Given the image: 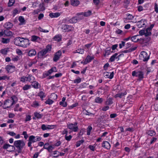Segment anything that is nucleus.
<instances>
[{
	"label": "nucleus",
	"instance_id": "obj_1",
	"mask_svg": "<svg viewBox=\"0 0 158 158\" xmlns=\"http://www.w3.org/2000/svg\"><path fill=\"white\" fill-rule=\"evenodd\" d=\"M132 76L138 77L137 80L139 81H142L144 78V73L141 71H133L132 72Z\"/></svg>",
	"mask_w": 158,
	"mask_h": 158
},
{
	"label": "nucleus",
	"instance_id": "obj_2",
	"mask_svg": "<svg viewBox=\"0 0 158 158\" xmlns=\"http://www.w3.org/2000/svg\"><path fill=\"white\" fill-rule=\"evenodd\" d=\"M25 143L23 140H19L15 141L14 146L19 150V152H21L22 149L25 146Z\"/></svg>",
	"mask_w": 158,
	"mask_h": 158
},
{
	"label": "nucleus",
	"instance_id": "obj_3",
	"mask_svg": "<svg viewBox=\"0 0 158 158\" xmlns=\"http://www.w3.org/2000/svg\"><path fill=\"white\" fill-rule=\"evenodd\" d=\"M34 80H35V78L31 74H28L25 76H23L20 78V81L23 83L27 81L31 82Z\"/></svg>",
	"mask_w": 158,
	"mask_h": 158
},
{
	"label": "nucleus",
	"instance_id": "obj_4",
	"mask_svg": "<svg viewBox=\"0 0 158 158\" xmlns=\"http://www.w3.org/2000/svg\"><path fill=\"white\" fill-rule=\"evenodd\" d=\"M52 48L51 45L50 44H48L46 46L45 48L39 52L38 53V54L40 56H45L47 53L50 52Z\"/></svg>",
	"mask_w": 158,
	"mask_h": 158
},
{
	"label": "nucleus",
	"instance_id": "obj_5",
	"mask_svg": "<svg viewBox=\"0 0 158 158\" xmlns=\"http://www.w3.org/2000/svg\"><path fill=\"white\" fill-rule=\"evenodd\" d=\"M140 59L143 62H147L150 58V55L144 51H142L139 55Z\"/></svg>",
	"mask_w": 158,
	"mask_h": 158
},
{
	"label": "nucleus",
	"instance_id": "obj_6",
	"mask_svg": "<svg viewBox=\"0 0 158 158\" xmlns=\"http://www.w3.org/2000/svg\"><path fill=\"white\" fill-rule=\"evenodd\" d=\"M61 29L64 32H69L73 30V27L67 24H63L61 26Z\"/></svg>",
	"mask_w": 158,
	"mask_h": 158
},
{
	"label": "nucleus",
	"instance_id": "obj_7",
	"mask_svg": "<svg viewBox=\"0 0 158 158\" xmlns=\"http://www.w3.org/2000/svg\"><path fill=\"white\" fill-rule=\"evenodd\" d=\"M68 127L72 131L76 132L78 130L77 123H75L74 124L70 123L68 124Z\"/></svg>",
	"mask_w": 158,
	"mask_h": 158
},
{
	"label": "nucleus",
	"instance_id": "obj_8",
	"mask_svg": "<svg viewBox=\"0 0 158 158\" xmlns=\"http://www.w3.org/2000/svg\"><path fill=\"white\" fill-rule=\"evenodd\" d=\"M62 55V52L61 51L59 50L56 52L53 57V60L54 61L56 62L58 61L60 59V56Z\"/></svg>",
	"mask_w": 158,
	"mask_h": 158
},
{
	"label": "nucleus",
	"instance_id": "obj_9",
	"mask_svg": "<svg viewBox=\"0 0 158 158\" xmlns=\"http://www.w3.org/2000/svg\"><path fill=\"white\" fill-rule=\"evenodd\" d=\"M79 17H74L69 20H68V18H66V20L68 22L67 23H76L78 20L82 19V17L80 19H79Z\"/></svg>",
	"mask_w": 158,
	"mask_h": 158
},
{
	"label": "nucleus",
	"instance_id": "obj_10",
	"mask_svg": "<svg viewBox=\"0 0 158 158\" xmlns=\"http://www.w3.org/2000/svg\"><path fill=\"white\" fill-rule=\"evenodd\" d=\"M21 47L23 48H26L30 44L29 40L26 38H22Z\"/></svg>",
	"mask_w": 158,
	"mask_h": 158
},
{
	"label": "nucleus",
	"instance_id": "obj_11",
	"mask_svg": "<svg viewBox=\"0 0 158 158\" xmlns=\"http://www.w3.org/2000/svg\"><path fill=\"white\" fill-rule=\"evenodd\" d=\"M147 20L145 19H142L140 20L137 22V26L139 28H141L145 26Z\"/></svg>",
	"mask_w": 158,
	"mask_h": 158
},
{
	"label": "nucleus",
	"instance_id": "obj_12",
	"mask_svg": "<svg viewBox=\"0 0 158 158\" xmlns=\"http://www.w3.org/2000/svg\"><path fill=\"white\" fill-rule=\"evenodd\" d=\"M14 99H6L5 102V105L8 108L11 106L15 103Z\"/></svg>",
	"mask_w": 158,
	"mask_h": 158
},
{
	"label": "nucleus",
	"instance_id": "obj_13",
	"mask_svg": "<svg viewBox=\"0 0 158 158\" xmlns=\"http://www.w3.org/2000/svg\"><path fill=\"white\" fill-rule=\"evenodd\" d=\"M22 38L19 37L15 38L14 40V44L17 46L21 47Z\"/></svg>",
	"mask_w": 158,
	"mask_h": 158
},
{
	"label": "nucleus",
	"instance_id": "obj_14",
	"mask_svg": "<svg viewBox=\"0 0 158 158\" xmlns=\"http://www.w3.org/2000/svg\"><path fill=\"white\" fill-rule=\"evenodd\" d=\"M15 67L12 65H8L6 68L5 69L8 73H12L14 72L15 70Z\"/></svg>",
	"mask_w": 158,
	"mask_h": 158
},
{
	"label": "nucleus",
	"instance_id": "obj_15",
	"mask_svg": "<svg viewBox=\"0 0 158 158\" xmlns=\"http://www.w3.org/2000/svg\"><path fill=\"white\" fill-rule=\"evenodd\" d=\"M31 85L35 89H38L40 87V85L37 81H36L35 80L31 81Z\"/></svg>",
	"mask_w": 158,
	"mask_h": 158
},
{
	"label": "nucleus",
	"instance_id": "obj_16",
	"mask_svg": "<svg viewBox=\"0 0 158 158\" xmlns=\"http://www.w3.org/2000/svg\"><path fill=\"white\" fill-rule=\"evenodd\" d=\"M54 125H46L45 124H43L41 126V129L44 131L48 129H52L54 128Z\"/></svg>",
	"mask_w": 158,
	"mask_h": 158
},
{
	"label": "nucleus",
	"instance_id": "obj_17",
	"mask_svg": "<svg viewBox=\"0 0 158 158\" xmlns=\"http://www.w3.org/2000/svg\"><path fill=\"white\" fill-rule=\"evenodd\" d=\"M104 75V76L106 78H108L110 79H112L113 78L114 76V72H112L109 75V73L108 72H105L103 73Z\"/></svg>",
	"mask_w": 158,
	"mask_h": 158
},
{
	"label": "nucleus",
	"instance_id": "obj_18",
	"mask_svg": "<svg viewBox=\"0 0 158 158\" xmlns=\"http://www.w3.org/2000/svg\"><path fill=\"white\" fill-rule=\"evenodd\" d=\"M49 144L48 143H46L44 145L43 148L45 149H46L48 150L49 152H51L52 150L54 148V147L52 145H50L48 147H46V145H49Z\"/></svg>",
	"mask_w": 158,
	"mask_h": 158
},
{
	"label": "nucleus",
	"instance_id": "obj_19",
	"mask_svg": "<svg viewBox=\"0 0 158 158\" xmlns=\"http://www.w3.org/2000/svg\"><path fill=\"white\" fill-rule=\"evenodd\" d=\"M102 147L107 149H109L110 148V143L107 141H103L102 143Z\"/></svg>",
	"mask_w": 158,
	"mask_h": 158
},
{
	"label": "nucleus",
	"instance_id": "obj_20",
	"mask_svg": "<svg viewBox=\"0 0 158 158\" xmlns=\"http://www.w3.org/2000/svg\"><path fill=\"white\" fill-rule=\"evenodd\" d=\"M109 115L107 114H105V115H102L98 119V121L99 122L106 121Z\"/></svg>",
	"mask_w": 158,
	"mask_h": 158
},
{
	"label": "nucleus",
	"instance_id": "obj_21",
	"mask_svg": "<svg viewBox=\"0 0 158 158\" xmlns=\"http://www.w3.org/2000/svg\"><path fill=\"white\" fill-rule=\"evenodd\" d=\"M94 58V57L93 56H91L89 55H87L85 59V60L87 63H88L90 62L92 60H93Z\"/></svg>",
	"mask_w": 158,
	"mask_h": 158
},
{
	"label": "nucleus",
	"instance_id": "obj_22",
	"mask_svg": "<svg viewBox=\"0 0 158 158\" xmlns=\"http://www.w3.org/2000/svg\"><path fill=\"white\" fill-rule=\"evenodd\" d=\"M36 52L35 49H32L30 50L28 53V55L30 56H33L36 55Z\"/></svg>",
	"mask_w": 158,
	"mask_h": 158
},
{
	"label": "nucleus",
	"instance_id": "obj_23",
	"mask_svg": "<svg viewBox=\"0 0 158 158\" xmlns=\"http://www.w3.org/2000/svg\"><path fill=\"white\" fill-rule=\"evenodd\" d=\"M71 4L73 6H77L80 3L79 1L78 0H70Z\"/></svg>",
	"mask_w": 158,
	"mask_h": 158
},
{
	"label": "nucleus",
	"instance_id": "obj_24",
	"mask_svg": "<svg viewBox=\"0 0 158 158\" xmlns=\"http://www.w3.org/2000/svg\"><path fill=\"white\" fill-rule=\"evenodd\" d=\"M54 40L57 42H60L62 40V36L60 35H57L54 36L53 38Z\"/></svg>",
	"mask_w": 158,
	"mask_h": 158
},
{
	"label": "nucleus",
	"instance_id": "obj_25",
	"mask_svg": "<svg viewBox=\"0 0 158 158\" xmlns=\"http://www.w3.org/2000/svg\"><path fill=\"white\" fill-rule=\"evenodd\" d=\"M127 93L126 91H124L123 92H121L120 93H118L116 94L114 96V97L115 98H122L123 96H124L126 95L127 94Z\"/></svg>",
	"mask_w": 158,
	"mask_h": 158
},
{
	"label": "nucleus",
	"instance_id": "obj_26",
	"mask_svg": "<svg viewBox=\"0 0 158 158\" xmlns=\"http://www.w3.org/2000/svg\"><path fill=\"white\" fill-rule=\"evenodd\" d=\"M60 15V14L59 12H56L54 13H51L49 15V16L51 18H57L59 17Z\"/></svg>",
	"mask_w": 158,
	"mask_h": 158
},
{
	"label": "nucleus",
	"instance_id": "obj_27",
	"mask_svg": "<svg viewBox=\"0 0 158 158\" xmlns=\"http://www.w3.org/2000/svg\"><path fill=\"white\" fill-rule=\"evenodd\" d=\"M40 39L39 36L33 35L31 36V40L34 42H38V40H40Z\"/></svg>",
	"mask_w": 158,
	"mask_h": 158
},
{
	"label": "nucleus",
	"instance_id": "obj_28",
	"mask_svg": "<svg viewBox=\"0 0 158 158\" xmlns=\"http://www.w3.org/2000/svg\"><path fill=\"white\" fill-rule=\"evenodd\" d=\"M13 25L11 23L8 22L5 23L4 25V27L6 28L9 29L13 27Z\"/></svg>",
	"mask_w": 158,
	"mask_h": 158
},
{
	"label": "nucleus",
	"instance_id": "obj_29",
	"mask_svg": "<svg viewBox=\"0 0 158 158\" xmlns=\"http://www.w3.org/2000/svg\"><path fill=\"white\" fill-rule=\"evenodd\" d=\"M150 39L149 38L148 40H147V39L146 38H140V39H139V41L138 42H139L140 44H143L147 43Z\"/></svg>",
	"mask_w": 158,
	"mask_h": 158
},
{
	"label": "nucleus",
	"instance_id": "obj_30",
	"mask_svg": "<svg viewBox=\"0 0 158 158\" xmlns=\"http://www.w3.org/2000/svg\"><path fill=\"white\" fill-rule=\"evenodd\" d=\"M4 37H5V36H10L12 35V32L8 30H5L4 31Z\"/></svg>",
	"mask_w": 158,
	"mask_h": 158
},
{
	"label": "nucleus",
	"instance_id": "obj_31",
	"mask_svg": "<svg viewBox=\"0 0 158 158\" xmlns=\"http://www.w3.org/2000/svg\"><path fill=\"white\" fill-rule=\"evenodd\" d=\"M118 55V53H115L112 56L109 60V61L110 62H114L115 60V59L116 58V57Z\"/></svg>",
	"mask_w": 158,
	"mask_h": 158
},
{
	"label": "nucleus",
	"instance_id": "obj_32",
	"mask_svg": "<svg viewBox=\"0 0 158 158\" xmlns=\"http://www.w3.org/2000/svg\"><path fill=\"white\" fill-rule=\"evenodd\" d=\"M1 42L4 44H7L10 41V39L9 38H2Z\"/></svg>",
	"mask_w": 158,
	"mask_h": 158
},
{
	"label": "nucleus",
	"instance_id": "obj_33",
	"mask_svg": "<svg viewBox=\"0 0 158 158\" xmlns=\"http://www.w3.org/2000/svg\"><path fill=\"white\" fill-rule=\"evenodd\" d=\"M138 35H135L133 36L131 38V40L134 42H137L139 41V39L137 38V37Z\"/></svg>",
	"mask_w": 158,
	"mask_h": 158
},
{
	"label": "nucleus",
	"instance_id": "obj_34",
	"mask_svg": "<svg viewBox=\"0 0 158 158\" xmlns=\"http://www.w3.org/2000/svg\"><path fill=\"white\" fill-rule=\"evenodd\" d=\"M146 133L147 134L150 136H153L156 134L155 131L152 130H148L147 131Z\"/></svg>",
	"mask_w": 158,
	"mask_h": 158
},
{
	"label": "nucleus",
	"instance_id": "obj_35",
	"mask_svg": "<svg viewBox=\"0 0 158 158\" xmlns=\"http://www.w3.org/2000/svg\"><path fill=\"white\" fill-rule=\"evenodd\" d=\"M146 74L148 75L150 73H152L154 71L153 68L152 67H148L146 68Z\"/></svg>",
	"mask_w": 158,
	"mask_h": 158
},
{
	"label": "nucleus",
	"instance_id": "obj_36",
	"mask_svg": "<svg viewBox=\"0 0 158 158\" xmlns=\"http://www.w3.org/2000/svg\"><path fill=\"white\" fill-rule=\"evenodd\" d=\"M111 52V49L110 48H107L105 50V53L104 54V56L105 57L106 55H109Z\"/></svg>",
	"mask_w": 158,
	"mask_h": 158
},
{
	"label": "nucleus",
	"instance_id": "obj_37",
	"mask_svg": "<svg viewBox=\"0 0 158 158\" xmlns=\"http://www.w3.org/2000/svg\"><path fill=\"white\" fill-rule=\"evenodd\" d=\"M19 21L22 24H24L25 22V20L23 16H20L19 17Z\"/></svg>",
	"mask_w": 158,
	"mask_h": 158
},
{
	"label": "nucleus",
	"instance_id": "obj_38",
	"mask_svg": "<svg viewBox=\"0 0 158 158\" xmlns=\"http://www.w3.org/2000/svg\"><path fill=\"white\" fill-rule=\"evenodd\" d=\"M126 15L127 17L125 19L126 20H131L134 18V16H133L129 13H127L126 14Z\"/></svg>",
	"mask_w": 158,
	"mask_h": 158
},
{
	"label": "nucleus",
	"instance_id": "obj_39",
	"mask_svg": "<svg viewBox=\"0 0 158 158\" xmlns=\"http://www.w3.org/2000/svg\"><path fill=\"white\" fill-rule=\"evenodd\" d=\"M28 141H30L32 143L35 142V136L32 135L30 136L29 138Z\"/></svg>",
	"mask_w": 158,
	"mask_h": 158
},
{
	"label": "nucleus",
	"instance_id": "obj_40",
	"mask_svg": "<svg viewBox=\"0 0 158 158\" xmlns=\"http://www.w3.org/2000/svg\"><path fill=\"white\" fill-rule=\"evenodd\" d=\"M38 96H39L41 99L45 97V93L42 91H40L38 94Z\"/></svg>",
	"mask_w": 158,
	"mask_h": 158
},
{
	"label": "nucleus",
	"instance_id": "obj_41",
	"mask_svg": "<svg viewBox=\"0 0 158 158\" xmlns=\"http://www.w3.org/2000/svg\"><path fill=\"white\" fill-rule=\"evenodd\" d=\"M40 105V104L37 101H35L33 102L31 106L33 107L36 108L38 107Z\"/></svg>",
	"mask_w": 158,
	"mask_h": 158
},
{
	"label": "nucleus",
	"instance_id": "obj_42",
	"mask_svg": "<svg viewBox=\"0 0 158 158\" xmlns=\"http://www.w3.org/2000/svg\"><path fill=\"white\" fill-rule=\"evenodd\" d=\"M92 15V11L90 10H88L87 11L84 12V16L87 17Z\"/></svg>",
	"mask_w": 158,
	"mask_h": 158
},
{
	"label": "nucleus",
	"instance_id": "obj_43",
	"mask_svg": "<svg viewBox=\"0 0 158 158\" xmlns=\"http://www.w3.org/2000/svg\"><path fill=\"white\" fill-rule=\"evenodd\" d=\"M84 51L83 49H78L75 51V53H77L83 54L84 53Z\"/></svg>",
	"mask_w": 158,
	"mask_h": 158
},
{
	"label": "nucleus",
	"instance_id": "obj_44",
	"mask_svg": "<svg viewBox=\"0 0 158 158\" xmlns=\"http://www.w3.org/2000/svg\"><path fill=\"white\" fill-rule=\"evenodd\" d=\"M34 116L38 119L41 118L42 117V115L40 114L39 113L35 112L34 113Z\"/></svg>",
	"mask_w": 158,
	"mask_h": 158
},
{
	"label": "nucleus",
	"instance_id": "obj_45",
	"mask_svg": "<svg viewBox=\"0 0 158 158\" xmlns=\"http://www.w3.org/2000/svg\"><path fill=\"white\" fill-rule=\"evenodd\" d=\"M15 2V0H9L8 3V6L9 7L12 6Z\"/></svg>",
	"mask_w": 158,
	"mask_h": 158
},
{
	"label": "nucleus",
	"instance_id": "obj_46",
	"mask_svg": "<svg viewBox=\"0 0 158 158\" xmlns=\"http://www.w3.org/2000/svg\"><path fill=\"white\" fill-rule=\"evenodd\" d=\"M65 99H62L61 102H60V104L63 107H66L67 106V104L66 102L65 101Z\"/></svg>",
	"mask_w": 158,
	"mask_h": 158
},
{
	"label": "nucleus",
	"instance_id": "obj_47",
	"mask_svg": "<svg viewBox=\"0 0 158 158\" xmlns=\"http://www.w3.org/2000/svg\"><path fill=\"white\" fill-rule=\"evenodd\" d=\"M145 31V36L150 35L152 34L151 31L149 30L147 28L146 29Z\"/></svg>",
	"mask_w": 158,
	"mask_h": 158
},
{
	"label": "nucleus",
	"instance_id": "obj_48",
	"mask_svg": "<svg viewBox=\"0 0 158 158\" xmlns=\"http://www.w3.org/2000/svg\"><path fill=\"white\" fill-rule=\"evenodd\" d=\"M10 79V77L7 75H4L1 77V80H8Z\"/></svg>",
	"mask_w": 158,
	"mask_h": 158
},
{
	"label": "nucleus",
	"instance_id": "obj_49",
	"mask_svg": "<svg viewBox=\"0 0 158 158\" xmlns=\"http://www.w3.org/2000/svg\"><path fill=\"white\" fill-rule=\"evenodd\" d=\"M57 96L55 93H53L51 94L50 96L49 99H57Z\"/></svg>",
	"mask_w": 158,
	"mask_h": 158
},
{
	"label": "nucleus",
	"instance_id": "obj_50",
	"mask_svg": "<svg viewBox=\"0 0 158 158\" xmlns=\"http://www.w3.org/2000/svg\"><path fill=\"white\" fill-rule=\"evenodd\" d=\"M84 142V140H79V141H77L76 142V146L77 147H78L80 146V145L83 143Z\"/></svg>",
	"mask_w": 158,
	"mask_h": 158
},
{
	"label": "nucleus",
	"instance_id": "obj_51",
	"mask_svg": "<svg viewBox=\"0 0 158 158\" xmlns=\"http://www.w3.org/2000/svg\"><path fill=\"white\" fill-rule=\"evenodd\" d=\"M78 78L76 79L75 80L73 81V83L75 84H78L80 83L81 81V79L79 77H78Z\"/></svg>",
	"mask_w": 158,
	"mask_h": 158
},
{
	"label": "nucleus",
	"instance_id": "obj_52",
	"mask_svg": "<svg viewBox=\"0 0 158 158\" xmlns=\"http://www.w3.org/2000/svg\"><path fill=\"white\" fill-rule=\"evenodd\" d=\"M31 87V85H26L23 87V89L24 90H26L30 89Z\"/></svg>",
	"mask_w": 158,
	"mask_h": 158
},
{
	"label": "nucleus",
	"instance_id": "obj_53",
	"mask_svg": "<svg viewBox=\"0 0 158 158\" xmlns=\"http://www.w3.org/2000/svg\"><path fill=\"white\" fill-rule=\"evenodd\" d=\"M7 52V50L6 48H4L1 50V53L4 55H6Z\"/></svg>",
	"mask_w": 158,
	"mask_h": 158
},
{
	"label": "nucleus",
	"instance_id": "obj_54",
	"mask_svg": "<svg viewBox=\"0 0 158 158\" xmlns=\"http://www.w3.org/2000/svg\"><path fill=\"white\" fill-rule=\"evenodd\" d=\"M92 128L91 126H89L88 127L87 129V135H89L90 134V132L92 130Z\"/></svg>",
	"mask_w": 158,
	"mask_h": 158
},
{
	"label": "nucleus",
	"instance_id": "obj_55",
	"mask_svg": "<svg viewBox=\"0 0 158 158\" xmlns=\"http://www.w3.org/2000/svg\"><path fill=\"white\" fill-rule=\"evenodd\" d=\"M38 30L41 32L44 33H48L49 32V31L47 30H45L42 28L41 27H40L38 28Z\"/></svg>",
	"mask_w": 158,
	"mask_h": 158
},
{
	"label": "nucleus",
	"instance_id": "obj_56",
	"mask_svg": "<svg viewBox=\"0 0 158 158\" xmlns=\"http://www.w3.org/2000/svg\"><path fill=\"white\" fill-rule=\"evenodd\" d=\"M15 149V147L14 146H12L10 145V146L8 147L7 150L8 151L11 152Z\"/></svg>",
	"mask_w": 158,
	"mask_h": 158
},
{
	"label": "nucleus",
	"instance_id": "obj_57",
	"mask_svg": "<svg viewBox=\"0 0 158 158\" xmlns=\"http://www.w3.org/2000/svg\"><path fill=\"white\" fill-rule=\"evenodd\" d=\"M137 48V47H131L128 50V52H131L136 49Z\"/></svg>",
	"mask_w": 158,
	"mask_h": 158
},
{
	"label": "nucleus",
	"instance_id": "obj_58",
	"mask_svg": "<svg viewBox=\"0 0 158 158\" xmlns=\"http://www.w3.org/2000/svg\"><path fill=\"white\" fill-rule=\"evenodd\" d=\"M12 14L14 16H15L16 15L19 14L18 10L17 9H14L12 11Z\"/></svg>",
	"mask_w": 158,
	"mask_h": 158
},
{
	"label": "nucleus",
	"instance_id": "obj_59",
	"mask_svg": "<svg viewBox=\"0 0 158 158\" xmlns=\"http://www.w3.org/2000/svg\"><path fill=\"white\" fill-rule=\"evenodd\" d=\"M110 66L109 64L107 63L105 64L103 66V69L105 71H106L108 69V68Z\"/></svg>",
	"mask_w": 158,
	"mask_h": 158
},
{
	"label": "nucleus",
	"instance_id": "obj_60",
	"mask_svg": "<svg viewBox=\"0 0 158 158\" xmlns=\"http://www.w3.org/2000/svg\"><path fill=\"white\" fill-rule=\"evenodd\" d=\"M72 136L71 135H69V136H68L67 135H65V139L68 141H70L72 139Z\"/></svg>",
	"mask_w": 158,
	"mask_h": 158
},
{
	"label": "nucleus",
	"instance_id": "obj_61",
	"mask_svg": "<svg viewBox=\"0 0 158 158\" xmlns=\"http://www.w3.org/2000/svg\"><path fill=\"white\" fill-rule=\"evenodd\" d=\"M53 101L51 99H47L46 101L45 102V103L49 105H51L53 103Z\"/></svg>",
	"mask_w": 158,
	"mask_h": 158
},
{
	"label": "nucleus",
	"instance_id": "obj_62",
	"mask_svg": "<svg viewBox=\"0 0 158 158\" xmlns=\"http://www.w3.org/2000/svg\"><path fill=\"white\" fill-rule=\"evenodd\" d=\"M39 8L41 11H43L45 10V7L42 4L40 3L39 5Z\"/></svg>",
	"mask_w": 158,
	"mask_h": 158
},
{
	"label": "nucleus",
	"instance_id": "obj_63",
	"mask_svg": "<svg viewBox=\"0 0 158 158\" xmlns=\"http://www.w3.org/2000/svg\"><path fill=\"white\" fill-rule=\"evenodd\" d=\"M22 135H24V138L25 139H26L28 137V135L27 134V132L26 131H23L22 133Z\"/></svg>",
	"mask_w": 158,
	"mask_h": 158
},
{
	"label": "nucleus",
	"instance_id": "obj_64",
	"mask_svg": "<svg viewBox=\"0 0 158 158\" xmlns=\"http://www.w3.org/2000/svg\"><path fill=\"white\" fill-rule=\"evenodd\" d=\"M113 102L112 99H107V100L106 102V104L109 105L111 104Z\"/></svg>",
	"mask_w": 158,
	"mask_h": 158
}]
</instances>
